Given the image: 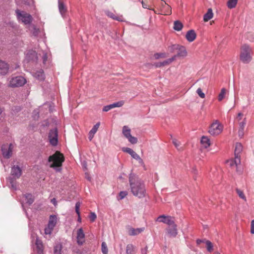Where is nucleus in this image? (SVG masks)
<instances>
[{"mask_svg":"<svg viewBox=\"0 0 254 254\" xmlns=\"http://www.w3.org/2000/svg\"><path fill=\"white\" fill-rule=\"evenodd\" d=\"M130 191L132 194L139 198H142L146 195L145 185L140 180H135L132 176L129 177Z\"/></svg>","mask_w":254,"mask_h":254,"instance_id":"f257e3e1","label":"nucleus"},{"mask_svg":"<svg viewBox=\"0 0 254 254\" xmlns=\"http://www.w3.org/2000/svg\"><path fill=\"white\" fill-rule=\"evenodd\" d=\"M123 133L132 144H135L137 142V139L130 134V129L127 126H124L123 128Z\"/></svg>","mask_w":254,"mask_h":254,"instance_id":"9d476101","label":"nucleus"},{"mask_svg":"<svg viewBox=\"0 0 254 254\" xmlns=\"http://www.w3.org/2000/svg\"><path fill=\"white\" fill-rule=\"evenodd\" d=\"M22 174V170L18 166H13L11 168V175L12 178L14 179H18L20 178Z\"/></svg>","mask_w":254,"mask_h":254,"instance_id":"f3484780","label":"nucleus"},{"mask_svg":"<svg viewBox=\"0 0 254 254\" xmlns=\"http://www.w3.org/2000/svg\"><path fill=\"white\" fill-rule=\"evenodd\" d=\"M53 229L54 228L50 227L49 226H47L45 228L44 233L46 235H51L52 233Z\"/></svg>","mask_w":254,"mask_h":254,"instance_id":"49530a36","label":"nucleus"},{"mask_svg":"<svg viewBox=\"0 0 254 254\" xmlns=\"http://www.w3.org/2000/svg\"><path fill=\"white\" fill-rule=\"evenodd\" d=\"M80 206V203L79 201H77L75 203V212L76 214L78 215V221L79 222H81V217L80 215V212H79V207Z\"/></svg>","mask_w":254,"mask_h":254,"instance_id":"e433bc0d","label":"nucleus"},{"mask_svg":"<svg viewBox=\"0 0 254 254\" xmlns=\"http://www.w3.org/2000/svg\"><path fill=\"white\" fill-rule=\"evenodd\" d=\"M85 234L82 228L77 231V243L79 245H82L84 242Z\"/></svg>","mask_w":254,"mask_h":254,"instance_id":"a211bd4d","label":"nucleus"},{"mask_svg":"<svg viewBox=\"0 0 254 254\" xmlns=\"http://www.w3.org/2000/svg\"><path fill=\"white\" fill-rule=\"evenodd\" d=\"M64 161V155L59 152H56L48 158V162L51 163L50 167L54 169L58 172L62 171V166Z\"/></svg>","mask_w":254,"mask_h":254,"instance_id":"f03ea898","label":"nucleus"},{"mask_svg":"<svg viewBox=\"0 0 254 254\" xmlns=\"http://www.w3.org/2000/svg\"><path fill=\"white\" fill-rule=\"evenodd\" d=\"M101 248H102V253L103 254H107L108 250L106 243L105 242H103L102 243Z\"/></svg>","mask_w":254,"mask_h":254,"instance_id":"79ce46f5","label":"nucleus"},{"mask_svg":"<svg viewBox=\"0 0 254 254\" xmlns=\"http://www.w3.org/2000/svg\"><path fill=\"white\" fill-rule=\"evenodd\" d=\"M196 93L199 95V96L201 98H205V94L202 91V90L200 88H198L196 90Z\"/></svg>","mask_w":254,"mask_h":254,"instance_id":"09e8293b","label":"nucleus"},{"mask_svg":"<svg viewBox=\"0 0 254 254\" xmlns=\"http://www.w3.org/2000/svg\"><path fill=\"white\" fill-rule=\"evenodd\" d=\"M43 62L45 63L46 61H47V54H45L43 55Z\"/></svg>","mask_w":254,"mask_h":254,"instance_id":"e2e57ef3","label":"nucleus"},{"mask_svg":"<svg viewBox=\"0 0 254 254\" xmlns=\"http://www.w3.org/2000/svg\"><path fill=\"white\" fill-rule=\"evenodd\" d=\"M238 0H229L227 2V6L230 9L235 8L237 4Z\"/></svg>","mask_w":254,"mask_h":254,"instance_id":"473e14b6","label":"nucleus"},{"mask_svg":"<svg viewBox=\"0 0 254 254\" xmlns=\"http://www.w3.org/2000/svg\"><path fill=\"white\" fill-rule=\"evenodd\" d=\"M148 247L147 246L141 249V254H147Z\"/></svg>","mask_w":254,"mask_h":254,"instance_id":"6e6d98bb","label":"nucleus"},{"mask_svg":"<svg viewBox=\"0 0 254 254\" xmlns=\"http://www.w3.org/2000/svg\"><path fill=\"white\" fill-rule=\"evenodd\" d=\"M13 149V145L12 143L3 144L1 146V152L3 157L6 159L9 158L12 155Z\"/></svg>","mask_w":254,"mask_h":254,"instance_id":"0eeeda50","label":"nucleus"},{"mask_svg":"<svg viewBox=\"0 0 254 254\" xmlns=\"http://www.w3.org/2000/svg\"><path fill=\"white\" fill-rule=\"evenodd\" d=\"M162 62H159V63H155L154 64V65L156 67H160L161 66H163V65H162Z\"/></svg>","mask_w":254,"mask_h":254,"instance_id":"680f3d73","label":"nucleus"},{"mask_svg":"<svg viewBox=\"0 0 254 254\" xmlns=\"http://www.w3.org/2000/svg\"><path fill=\"white\" fill-rule=\"evenodd\" d=\"M196 37V33L194 31L192 30L188 31L186 35V39L190 42L193 41L195 39Z\"/></svg>","mask_w":254,"mask_h":254,"instance_id":"393cba45","label":"nucleus"},{"mask_svg":"<svg viewBox=\"0 0 254 254\" xmlns=\"http://www.w3.org/2000/svg\"><path fill=\"white\" fill-rule=\"evenodd\" d=\"M244 129H239L238 134H239V136H240L241 137H243L244 134Z\"/></svg>","mask_w":254,"mask_h":254,"instance_id":"bf43d9fd","label":"nucleus"},{"mask_svg":"<svg viewBox=\"0 0 254 254\" xmlns=\"http://www.w3.org/2000/svg\"><path fill=\"white\" fill-rule=\"evenodd\" d=\"M243 150V146L240 143H237L235 145V156L240 158V153Z\"/></svg>","mask_w":254,"mask_h":254,"instance_id":"bb28decb","label":"nucleus"},{"mask_svg":"<svg viewBox=\"0 0 254 254\" xmlns=\"http://www.w3.org/2000/svg\"><path fill=\"white\" fill-rule=\"evenodd\" d=\"M173 143L178 150H180L182 149V147H180L181 144L180 142L177 140L176 139H173Z\"/></svg>","mask_w":254,"mask_h":254,"instance_id":"c03bdc74","label":"nucleus"},{"mask_svg":"<svg viewBox=\"0 0 254 254\" xmlns=\"http://www.w3.org/2000/svg\"><path fill=\"white\" fill-rule=\"evenodd\" d=\"M58 130L57 128L50 129L49 133V139L50 144L55 146L58 144Z\"/></svg>","mask_w":254,"mask_h":254,"instance_id":"1a4fd4ad","label":"nucleus"},{"mask_svg":"<svg viewBox=\"0 0 254 254\" xmlns=\"http://www.w3.org/2000/svg\"><path fill=\"white\" fill-rule=\"evenodd\" d=\"M127 254H136V249L135 246L132 244H128L126 247Z\"/></svg>","mask_w":254,"mask_h":254,"instance_id":"cd10ccee","label":"nucleus"},{"mask_svg":"<svg viewBox=\"0 0 254 254\" xmlns=\"http://www.w3.org/2000/svg\"><path fill=\"white\" fill-rule=\"evenodd\" d=\"M111 109V104L108 105L104 107L103 108V111L107 112Z\"/></svg>","mask_w":254,"mask_h":254,"instance_id":"4d7b16f0","label":"nucleus"},{"mask_svg":"<svg viewBox=\"0 0 254 254\" xmlns=\"http://www.w3.org/2000/svg\"><path fill=\"white\" fill-rule=\"evenodd\" d=\"M206 245L208 251L211 252L212 251L213 247L212 243L210 241H207L206 242Z\"/></svg>","mask_w":254,"mask_h":254,"instance_id":"8fccbe9b","label":"nucleus"},{"mask_svg":"<svg viewBox=\"0 0 254 254\" xmlns=\"http://www.w3.org/2000/svg\"><path fill=\"white\" fill-rule=\"evenodd\" d=\"M155 2L159 3V4L160 5V8H164L165 6H164V3H166L165 1H164L162 0H155Z\"/></svg>","mask_w":254,"mask_h":254,"instance_id":"5fc2aeb1","label":"nucleus"},{"mask_svg":"<svg viewBox=\"0 0 254 254\" xmlns=\"http://www.w3.org/2000/svg\"><path fill=\"white\" fill-rule=\"evenodd\" d=\"M15 13L18 19L21 21L24 24L29 25L32 22L33 18L30 14L19 9H16Z\"/></svg>","mask_w":254,"mask_h":254,"instance_id":"20e7f679","label":"nucleus"},{"mask_svg":"<svg viewBox=\"0 0 254 254\" xmlns=\"http://www.w3.org/2000/svg\"><path fill=\"white\" fill-rule=\"evenodd\" d=\"M168 233L170 235L171 237H175L178 234L177 225L174 223V225H171V226H169L168 229H167Z\"/></svg>","mask_w":254,"mask_h":254,"instance_id":"412c9836","label":"nucleus"},{"mask_svg":"<svg viewBox=\"0 0 254 254\" xmlns=\"http://www.w3.org/2000/svg\"><path fill=\"white\" fill-rule=\"evenodd\" d=\"M178 47V45H172L168 47V50L170 53H173L177 51Z\"/></svg>","mask_w":254,"mask_h":254,"instance_id":"a19ab883","label":"nucleus"},{"mask_svg":"<svg viewBox=\"0 0 254 254\" xmlns=\"http://www.w3.org/2000/svg\"><path fill=\"white\" fill-rule=\"evenodd\" d=\"M227 163L231 167H235L237 169L238 165L241 163V159L238 157L235 156V158L233 159H230L227 161Z\"/></svg>","mask_w":254,"mask_h":254,"instance_id":"6ab92c4d","label":"nucleus"},{"mask_svg":"<svg viewBox=\"0 0 254 254\" xmlns=\"http://www.w3.org/2000/svg\"><path fill=\"white\" fill-rule=\"evenodd\" d=\"M183 27V24L179 21H175L174 23V29L177 31H180Z\"/></svg>","mask_w":254,"mask_h":254,"instance_id":"72a5a7b5","label":"nucleus"},{"mask_svg":"<svg viewBox=\"0 0 254 254\" xmlns=\"http://www.w3.org/2000/svg\"><path fill=\"white\" fill-rule=\"evenodd\" d=\"M33 75L39 81H43L45 78L44 70L42 69L35 72Z\"/></svg>","mask_w":254,"mask_h":254,"instance_id":"b1692460","label":"nucleus"},{"mask_svg":"<svg viewBox=\"0 0 254 254\" xmlns=\"http://www.w3.org/2000/svg\"><path fill=\"white\" fill-rule=\"evenodd\" d=\"M127 194V192L126 191H121L119 193L120 198L119 199H123L125 197H126Z\"/></svg>","mask_w":254,"mask_h":254,"instance_id":"603ef678","label":"nucleus"},{"mask_svg":"<svg viewBox=\"0 0 254 254\" xmlns=\"http://www.w3.org/2000/svg\"><path fill=\"white\" fill-rule=\"evenodd\" d=\"M251 233L254 234V220H253L251 224Z\"/></svg>","mask_w":254,"mask_h":254,"instance_id":"13d9d810","label":"nucleus"},{"mask_svg":"<svg viewBox=\"0 0 254 254\" xmlns=\"http://www.w3.org/2000/svg\"><path fill=\"white\" fill-rule=\"evenodd\" d=\"M94 136V134L91 133V132H90L89 131V134H88V138L90 141H91L93 139Z\"/></svg>","mask_w":254,"mask_h":254,"instance_id":"052dcab7","label":"nucleus"},{"mask_svg":"<svg viewBox=\"0 0 254 254\" xmlns=\"http://www.w3.org/2000/svg\"><path fill=\"white\" fill-rule=\"evenodd\" d=\"M26 79L21 76L12 77L9 82V86L12 87H19L26 83Z\"/></svg>","mask_w":254,"mask_h":254,"instance_id":"423d86ee","label":"nucleus"},{"mask_svg":"<svg viewBox=\"0 0 254 254\" xmlns=\"http://www.w3.org/2000/svg\"><path fill=\"white\" fill-rule=\"evenodd\" d=\"M200 143L202 147L205 148H207L211 144L210 139L208 138V137L205 136H202Z\"/></svg>","mask_w":254,"mask_h":254,"instance_id":"a878e982","label":"nucleus"},{"mask_svg":"<svg viewBox=\"0 0 254 254\" xmlns=\"http://www.w3.org/2000/svg\"><path fill=\"white\" fill-rule=\"evenodd\" d=\"M236 191L241 198L243 199L245 201L247 200L246 197L242 190L239 189H236Z\"/></svg>","mask_w":254,"mask_h":254,"instance_id":"58836bf2","label":"nucleus"},{"mask_svg":"<svg viewBox=\"0 0 254 254\" xmlns=\"http://www.w3.org/2000/svg\"><path fill=\"white\" fill-rule=\"evenodd\" d=\"M63 245L61 243L56 244L54 248V254H62Z\"/></svg>","mask_w":254,"mask_h":254,"instance_id":"2f4dec72","label":"nucleus"},{"mask_svg":"<svg viewBox=\"0 0 254 254\" xmlns=\"http://www.w3.org/2000/svg\"><path fill=\"white\" fill-rule=\"evenodd\" d=\"M100 126V123H97L96 124H95L92 129L90 130V132H91V133L95 134L97 132L99 127Z\"/></svg>","mask_w":254,"mask_h":254,"instance_id":"a18cd8bd","label":"nucleus"},{"mask_svg":"<svg viewBox=\"0 0 254 254\" xmlns=\"http://www.w3.org/2000/svg\"><path fill=\"white\" fill-rule=\"evenodd\" d=\"M35 245L36 247V253L38 254H43L44 245L43 244V242L37 236L36 237Z\"/></svg>","mask_w":254,"mask_h":254,"instance_id":"dca6fc26","label":"nucleus"},{"mask_svg":"<svg viewBox=\"0 0 254 254\" xmlns=\"http://www.w3.org/2000/svg\"><path fill=\"white\" fill-rule=\"evenodd\" d=\"M202 242L201 240L198 239L196 240V243L197 245H199Z\"/></svg>","mask_w":254,"mask_h":254,"instance_id":"69168bd1","label":"nucleus"},{"mask_svg":"<svg viewBox=\"0 0 254 254\" xmlns=\"http://www.w3.org/2000/svg\"><path fill=\"white\" fill-rule=\"evenodd\" d=\"M24 196L26 200V203L29 205H31L33 203L34 199L33 195L31 193H26L24 195Z\"/></svg>","mask_w":254,"mask_h":254,"instance_id":"7c9ffc66","label":"nucleus"},{"mask_svg":"<svg viewBox=\"0 0 254 254\" xmlns=\"http://www.w3.org/2000/svg\"><path fill=\"white\" fill-rule=\"evenodd\" d=\"M13 69H11L9 65L1 60H0V75H5L9 71H12Z\"/></svg>","mask_w":254,"mask_h":254,"instance_id":"9b49d317","label":"nucleus"},{"mask_svg":"<svg viewBox=\"0 0 254 254\" xmlns=\"http://www.w3.org/2000/svg\"><path fill=\"white\" fill-rule=\"evenodd\" d=\"M144 230V228H130L128 230V234L130 236H135L138 235L139 234L141 233Z\"/></svg>","mask_w":254,"mask_h":254,"instance_id":"5701e85b","label":"nucleus"},{"mask_svg":"<svg viewBox=\"0 0 254 254\" xmlns=\"http://www.w3.org/2000/svg\"><path fill=\"white\" fill-rule=\"evenodd\" d=\"M251 54V49L248 45H244L241 47L240 56V60L242 62L244 63H249L252 59Z\"/></svg>","mask_w":254,"mask_h":254,"instance_id":"7ed1b4c3","label":"nucleus"},{"mask_svg":"<svg viewBox=\"0 0 254 254\" xmlns=\"http://www.w3.org/2000/svg\"><path fill=\"white\" fill-rule=\"evenodd\" d=\"M238 124L239 126V129H244L245 126L246 125V118H244L243 120L238 123Z\"/></svg>","mask_w":254,"mask_h":254,"instance_id":"de8ad7c7","label":"nucleus"},{"mask_svg":"<svg viewBox=\"0 0 254 254\" xmlns=\"http://www.w3.org/2000/svg\"><path fill=\"white\" fill-rule=\"evenodd\" d=\"M155 2V0H142L141 3L143 8L152 10L154 11L156 10L151 7V4Z\"/></svg>","mask_w":254,"mask_h":254,"instance_id":"aec40b11","label":"nucleus"},{"mask_svg":"<svg viewBox=\"0 0 254 254\" xmlns=\"http://www.w3.org/2000/svg\"><path fill=\"white\" fill-rule=\"evenodd\" d=\"M58 9L63 18L66 19L68 17L67 7L64 0H58Z\"/></svg>","mask_w":254,"mask_h":254,"instance_id":"6e6552de","label":"nucleus"},{"mask_svg":"<svg viewBox=\"0 0 254 254\" xmlns=\"http://www.w3.org/2000/svg\"><path fill=\"white\" fill-rule=\"evenodd\" d=\"M51 202L56 205L57 204V201L56 198H54L51 200Z\"/></svg>","mask_w":254,"mask_h":254,"instance_id":"0e129e2a","label":"nucleus"},{"mask_svg":"<svg viewBox=\"0 0 254 254\" xmlns=\"http://www.w3.org/2000/svg\"><path fill=\"white\" fill-rule=\"evenodd\" d=\"M25 60L27 62L36 63L38 60L37 53L33 50L28 51L26 55Z\"/></svg>","mask_w":254,"mask_h":254,"instance_id":"f8f14e48","label":"nucleus"},{"mask_svg":"<svg viewBox=\"0 0 254 254\" xmlns=\"http://www.w3.org/2000/svg\"><path fill=\"white\" fill-rule=\"evenodd\" d=\"M157 221L160 222H163L164 223L168 224L169 226L174 225L175 223L172 218L170 216H166L164 215H160L157 218Z\"/></svg>","mask_w":254,"mask_h":254,"instance_id":"ddd939ff","label":"nucleus"},{"mask_svg":"<svg viewBox=\"0 0 254 254\" xmlns=\"http://www.w3.org/2000/svg\"><path fill=\"white\" fill-rule=\"evenodd\" d=\"M122 150L124 152L129 154L133 158L136 159V160H138L139 163H143V161L142 159L140 157V156L131 148L128 147H124L122 148Z\"/></svg>","mask_w":254,"mask_h":254,"instance_id":"2eb2a0df","label":"nucleus"},{"mask_svg":"<svg viewBox=\"0 0 254 254\" xmlns=\"http://www.w3.org/2000/svg\"><path fill=\"white\" fill-rule=\"evenodd\" d=\"M16 179H14L11 177L8 178V182L11 185V187L14 190L17 189L16 182L15 181Z\"/></svg>","mask_w":254,"mask_h":254,"instance_id":"f704fd0d","label":"nucleus"},{"mask_svg":"<svg viewBox=\"0 0 254 254\" xmlns=\"http://www.w3.org/2000/svg\"><path fill=\"white\" fill-rule=\"evenodd\" d=\"M226 93V90L225 88H222L221 90V92L219 93L218 97V99L219 101H221L225 97Z\"/></svg>","mask_w":254,"mask_h":254,"instance_id":"4c0bfd02","label":"nucleus"},{"mask_svg":"<svg viewBox=\"0 0 254 254\" xmlns=\"http://www.w3.org/2000/svg\"><path fill=\"white\" fill-rule=\"evenodd\" d=\"M96 215L94 212H91L89 218L91 222H94L96 218Z\"/></svg>","mask_w":254,"mask_h":254,"instance_id":"3c124183","label":"nucleus"},{"mask_svg":"<svg viewBox=\"0 0 254 254\" xmlns=\"http://www.w3.org/2000/svg\"><path fill=\"white\" fill-rule=\"evenodd\" d=\"M176 58H177V56H174L171 58L167 59V60L163 61V62H162V65H163V66H165V65L170 64L173 61L176 60Z\"/></svg>","mask_w":254,"mask_h":254,"instance_id":"c9c22d12","label":"nucleus"},{"mask_svg":"<svg viewBox=\"0 0 254 254\" xmlns=\"http://www.w3.org/2000/svg\"><path fill=\"white\" fill-rule=\"evenodd\" d=\"M86 178L87 179V180H88V181H91V177H89V176H87V177H86Z\"/></svg>","mask_w":254,"mask_h":254,"instance_id":"774afa93","label":"nucleus"},{"mask_svg":"<svg viewBox=\"0 0 254 254\" xmlns=\"http://www.w3.org/2000/svg\"><path fill=\"white\" fill-rule=\"evenodd\" d=\"M223 130V126L217 120H215L211 125L208 130L209 133L212 135L220 134Z\"/></svg>","mask_w":254,"mask_h":254,"instance_id":"39448f33","label":"nucleus"},{"mask_svg":"<svg viewBox=\"0 0 254 254\" xmlns=\"http://www.w3.org/2000/svg\"><path fill=\"white\" fill-rule=\"evenodd\" d=\"M57 224V217L56 215H51L48 226L54 228Z\"/></svg>","mask_w":254,"mask_h":254,"instance_id":"c85d7f7f","label":"nucleus"},{"mask_svg":"<svg viewBox=\"0 0 254 254\" xmlns=\"http://www.w3.org/2000/svg\"><path fill=\"white\" fill-rule=\"evenodd\" d=\"M213 16L212 10L211 8H209L206 13H205L203 16V20L205 22H207L211 19Z\"/></svg>","mask_w":254,"mask_h":254,"instance_id":"c756f323","label":"nucleus"},{"mask_svg":"<svg viewBox=\"0 0 254 254\" xmlns=\"http://www.w3.org/2000/svg\"><path fill=\"white\" fill-rule=\"evenodd\" d=\"M243 114L241 113H239L238 114V115L236 118V120L239 123L240 122H241L243 119Z\"/></svg>","mask_w":254,"mask_h":254,"instance_id":"864d4df0","label":"nucleus"},{"mask_svg":"<svg viewBox=\"0 0 254 254\" xmlns=\"http://www.w3.org/2000/svg\"><path fill=\"white\" fill-rule=\"evenodd\" d=\"M164 8L157 9L154 10L155 13L162 15H169L171 13V8L167 3H164Z\"/></svg>","mask_w":254,"mask_h":254,"instance_id":"4468645a","label":"nucleus"},{"mask_svg":"<svg viewBox=\"0 0 254 254\" xmlns=\"http://www.w3.org/2000/svg\"><path fill=\"white\" fill-rule=\"evenodd\" d=\"M177 54L175 56L177 57H185L187 55V52L185 47L180 46L178 45V47L177 48Z\"/></svg>","mask_w":254,"mask_h":254,"instance_id":"4be33fe9","label":"nucleus"},{"mask_svg":"<svg viewBox=\"0 0 254 254\" xmlns=\"http://www.w3.org/2000/svg\"><path fill=\"white\" fill-rule=\"evenodd\" d=\"M49 125V123L48 122H46V124L45 125H43V127H47V126H48Z\"/></svg>","mask_w":254,"mask_h":254,"instance_id":"338daca9","label":"nucleus"},{"mask_svg":"<svg viewBox=\"0 0 254 254\" xmlns=\"http://www.w3.org/2000/svg\"><path fill=\"white\" fill-rule=\"evenodd\" d=\"M167 57V55L165 53H156L154 55L155 59L157 60L160 58H165Z\"/></svg>","mask_w":254,"mask_h":254,"instance_id":"ea45409f","label":"nucleus"},{"mask_svg":"<svg viewBox=\"0 0 254 254\" xmlns=\"http://www.w3.org/2000/svg\"><path fill=\"white\" fill-rule=\"evenodd\" d=\"M125 102L123 100L120 101L116 103H112V108H116V107H121L123 106Z\"/></svg>","mask_w":254,"mask_h":254,"instance_id":"37998d69","label":"nucleus"}]
</instances>
